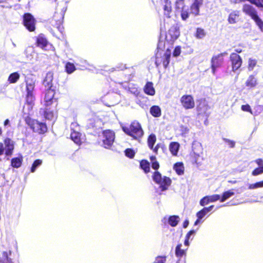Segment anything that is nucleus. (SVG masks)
I'll return each instance as SVG.
<instances>
[{
	"instance_id": "nucleus-33",
	"label": "nucleus",
	"mask_w": 263,
	"mask_h": 263,
	"mask_svg": "<svg viewBox=\"0 0 263 263\" xmlns=\"http://www.w3.org/2000/svg\"><path fill=\"white\" fill-rule=\"evenodd\" d=\"M174 169L177 174L180 175L183 174L184 167L182 163H176L174 166Z\"/></svg>"
},
{
	"instance_id": "nucleus-19",
	"label": "nucleus",
	"mask_w": 263,
	"mask_h": 263,
	"mask_svg": "<svg viewBox=\"0 0 263 263\" xmlns=\"http://www.w3.org/2000/svg\"><path fill=\"white\" fill-rule=\"evenodd\" d=\"M255 162L259 167L255 168L252 172V174L253 176H257L263 173V160L261 159H258L255 161Z\"/></svg>"
},
{
	"instance_id": "nucleus-18",
	"label": "nucleus",
	"mask_w": 263,
	"mask_h": 263,
	"mask_svg": "<svg viewBox=\"0 0 263 263\" xmlns=\"http://www.w3.org/2000/svg\"><path fill=\"white\" fill-rule=\"evenodd\" d=\"M4 143L6 147V155L7 156L11 155L14 148L13 141L9 138H6L4 140Z\"/></svg>"
},
{
	"instance_id": "nucleus-38",
	"label": "nucleus",
	"mask_w": 263,
	"mask_h": 263,
	"mask_svg": "<svg viewBox=\"0 0 263 263\" xmlns=\"http://www.w3.org/2000/svg\"><path fill=\"white\" fill-rule=\"evenodd\" d=\"M65 69L66 72L70 74L72 73L76 70V67L73 64L68 62L66 64Z\"/></svg>"
},
{
	"instance_id": "nucleus-55",
	"label": "nucleus",
	"mask_w": 263,
	"mask_h": 263,
	"mask_svg": "<svg viewBox=\"0 0 263 263\" xmlns=\"http://www.w3.org/2000/svg\"><path fill=\"white\" fill-rule=\"evenodd\" d=\"M4 151V147L3 144L2 143H0V155H2Z\"/></svg>"
},
{
	"instance_id": "nucleus-50",
	"label": "nucleus",
	"mask_w": 263,
	"mask_h": 263,
	"mask_svg": "<svg viewBox=\"0 0 263 263\" xmlns=\"http://www.w3.org/2000/svg\"><path fill=\"white\" fill-rule=\"evenodd\" d=\"M224 141L227 143L230 147H234L235 144V142L232 140L228 139H223Z\"/></svg>"
},
{
	"instance_id": "nucleus-1",
	"label": "nucleus",
	"mask_w": 263,
	"mask_h": 263,
	"mask_svg": "<svg viewBox=\"0 0 263 263\" xmlns=\"http://www.w3.org/2000/svg\"><path fill=\"white\" fill-rule=\"evenodd\" d=\"M123 131L135 139H139L143 135V131L140 123L137 121L133 122L129 127H123Z\"/></svg>"
},
{
	"instance_id": "nucleus-31",
	"label": "nucleus",
	"mask_w": 263,
	"mask_h": 263,
	"mask_svg": "<svg viewBox=\"0 0 263 263\" xmlns=\"http://www.w3.org/2000/svg\"><path fill=\"white\" fill-rule=\"evenodd\" d=\"M179 220L178 216L174 215L168 218V222L172 227H175L178 224Z\"/></svg>"
},
{
	"instance_id": "nucleus-25",
	"label": "nucleus",
	"mask_w": 263,
	"mask_h": 263,
	"mask_svg": "<svg viewBox=\"0 0 263 263\" xmlns=\"http://www.w3.org/2000/svg\"><path fill=\"white\" fill-rule=\"evenodd\" d=\"M43 111L46 119L49 120H52L54 119L55 114L53 112V110H51L50 107H46Z\"/></svg>"
},
{
	"instance_id": "nucleus-26",
	"label": "nucleus",
	"mask_w": 263,
	"mask_h": 263,
	"mask_svg": "<svg viewBox=\"0 0 263 263\" xmlns=\"http://www.w3.org/2000/svg\"><path fill=\"white\" fill-rule=\"evenodd\" d=\"M257 84V79L253 76H250L246 82V85L250 88L255 87Z\"/></svg>"
},
{
	"instance_id": "nucleus-12",
	"label": "nucleus",
	"mask_w": 263,
	"mask_h": 263,
	"mask_svg": "<svg viewBox=\"0 0 263 263\" xmlns=\"http://www.w3.org/2000/svg\"><path fill=\"white\" fill-rule=\"evenodd\" d=\"M224 53H220L216 56L213 57L212 59V69L213 73H215L217 68L219 67L222 63Z\"/></svg>"
},
{
	"instance_id": "nucleus-53",
	"label": "nucleus",
	"mask_w": 263,
	"mask_h": 263,
	"mask_svg": "<svg viewBox=\"0 0 263 263\" xmlns=\"http://www.w3.org/2000/svg\"><path fill=\"white\" fill-rule=\"evenodd\" d=\"M196 233V231L195 230H191L189 231L187 234H186L185 238H187L190 239L191 236L194 234H195Z\"/></svg>"
},
{
	"instance_id": "nucleus-63",
	"label": "nucleus",
	"mask_w": 263,
	"mask_h": 263,
	"mask_svg": "<svg viewBox=\"0 0 263 263\" xmlns=\"http://www.w3.org/2000/svg\"><path fill=\"white\" fill-rule=\"evenodd\" d=\"M157 150H158V145L155 147V148L154 149V151L156 153L157 152Z\"/></svg>"
},
{
	"instance_id": "nucleus-21",
	"label": "nucleus",
	"mask_w": 263,
	"mask_h": 263,
	"mask_svg": "<svg viewBox=\"0 0 263 263\" xmlns=\"http://www.w3.org/2000/svg\"><path fill=\"white\" fill-rule=\"evenodd\" d=\"M27 92H33L35 86V80L32 78H27L26 79Z\"/></svg>"
},
{
	"instance_id": "nucleus-32",
	"label": "nucleus",
	"mask_w": 263,
	"mask_h": 263,
	"mask_svg": "<svg viewBox=\"0 0 263 263\" xmlns=\"http://www.w3.org/2000/svg\"><path fill=\"white\" fill-rule=\"evenodd\" d=\"M182 244H179L177 246L175 250V254L177 257H182L185 254V249H182Z\"/></svg>"
},
{
	"instance_id": "nucleus-42",
	"label": "nucleus",
	"mask_w": 263,
	"mask_h": 263,
	"mask_svg": "<svg viewBox=\"0 0 263 263\" xmlns=\"http://www.w3.org/2000/svg\"><path fill=\"white\" fill-rule=\"evenodd\" d=\"M205 35L204 30L201 28H198L197 29L196 37L198 39H202Z\"/></svg>"
},
{
	"instance_id": "nucleus-34",
	"label": "nucleus",
	"mask_w": 263,
	"mask_h": 263,
	"mask_svg": "<svg viewBox=\"0 0 263 263\" xmlns=\"http://www.w3.org/2000/svg\"><path fill=\"white\" fill-rule=\"evenodd\" d=\"M20 77V74L17 72L12 73L9 76L8 81L11 83H15L19 79Z\"/></svg>"
},
{
	"instance_id": "nucleus-43",
	"label": "nucleus",
	"mask_w": 263,
	"mask_h": 263,
	"mask_svg": "<svg viewBox=\"0 0 263 263\" xmlns=\"http://www.w3.org/2000/svg\"><path fill=\"white\" fill-rule=\"evenodd\" d=\"M27 96H26V102L28 104L30 105H32L33 103L34 97L33 95V92H27Z\"/></svg>"
},
{
	"instance_id": "nucleus-54",
	"label": "nucleus",
	"mask_w": 263,
	"mask_h": 263,
	"mask_svg": "<svg viewBox=\"0 0 263 263\" xmlns=\"http://www.w3.org/2000/svg\"><path fill=\"white\" fill-rule=\"evenodd\" d=\"M0 263H12L11 260L7 257H5L4 260L0 259Z\"/></svg>"
},
{
	"instance_id": "nucleus-41",
	"label": "nucleus",
	"mask_w": 263,
	"mask_h": 263,
	"mask_svg": "<svg viewBox=\"0 0 263 263\" xmlns=\"http://www.w3.org/2000/svg\"><path fill=\"white\" fill-rule=\"evenodd\" d=\"M209 107L205 102H203L200 104L198 106V110L201 113H205L206 111L209 109Z\"/></svg>"
},
{
	"instance_id": "nucleus-15",
	"label": "nucleus",
	"mask_w": 263,
	"mask_h": 263,
	"mask_svg": "<svg viewBox=\"0 0 263 263\" xmlns=\"http://www.w3.org/2000/svg\"><path fill=\"white\" fill-rule=\"evenodd\" d=\"M53 73L52 72H48L43 80V84L46 89H52Z\"/></svg>"
},
{
	"instance_id": "nucleus-62",
	"label": "nucleus",
	"mask_w": 263,
	"mask_h": 263,
	"mask_svg": "<svg viewBox=\"0 0 263 263\" xmlns=\"http://www.w3.org/2000/svg\"><path fill=\"white\" fill-rule=\"evenodd\" d=\"M28 51L32 52L33 51V49L31 47H29L28 49H27V50H26V51Z\"/></svg>"
},
{
	"instance_id": "nucleus-8",
	"label": "nucleus",
	"mask_w": 263,
	"mask_h": 263,
	"mask_svg": "<svg viewBox=\"0 0 263 263\" xmlns=\"http://www.w3.org/2000/svg\"><path fill=\"white\" fill-rule=\"evenodd\" d=\"M115 134L110 130H104L103 133V142L105 148L110 147L115 140Z\"/></svg>"
},
{
	"instance_id": "nucleus-45",
	"label": "nucleus",
	"mask_w": 263,
	"mask_h": 263,
	"mask_svg": "<svg viewBox=\"0 0 263 263\" xmlns=\"http://www.w3.org/2000/svg\"><path fill=\"white\" fill-rule=\"evenodd\" d=\"M42 160H39V159H38V160H36L33 162V164H32V166L31 168V172H32V173H33V172H35V170H36V168L38 166H39L40 165H41V164H42Z\"/></svg>"
},
{
	"instance_id": "nucleus-52",
	"label": "nucleus",
	"mask_w": 263,
	"mask_h": 263,
	"mask_svg": "<svg viewBox=\"0 0 263 263\" xmlns=\"http://www.w3.org/2000/svg\"><path fill=\"white\" fill-rule=\"evenodd\" d=\"M184 0H177L176 2V7L178 9L182 7L183 6V2Z\"/></svg>"
},
{
	"instance_id": "nucleus-39",
	"label": "nucleus",
	"mask_w": 263,
	"mask_h": 263,
	"mask_svg": "<svg viewBox=\"0 0 263 263\" xmlns=\"http://www.w3.org/2000/svg\"><path fill=\"white\" fill-rule=\"evenodd\" d=\"M140 166L142 170L144 171L145 173H147L149 171V164L145 160H142L140 162Z\"/></svg>"
},
{
	"instance_id": "nucleus-13",
	"label": "nucleus",
	"mask_w": 263,
	"mask_h": 263,
	"mask_svg": "<svg viewBox=\"0 0 263 263\" xmlns=\"http://www.w3.org/2000/svg\"><path fill=\"white\" fill-rule=\"evenodd\" d=\"M220 195L214 194L210 196H206L202 198L200 201V204L201 206H204L211 202H214L220 200Z\"/></svg>"
},
{
	"instance_id": "nucleus-35",
	"label": "nucleus",
	"mask_w": 263,
	"mask_h": 263,
	"mask_svg": "<svg viewBox=\"0 0 263 263\" xmlns=\"http://www.w3.org/2000/svg\"><path fill=\"white\" fill-rule=\"evenodd\" d=\"M22 163V158H15L11 160V165L13 167L18 168L21 166Z\"/></svg>"
},
{
	"instance_id": "nucleus-22",
	"label": "nucleus",
	"mask_w": 263,
	"mask_h": 263,
	"mask_svg": "<svg viewBox=\"0 0 263 263\" xmlns=\"http://www.w3.org/2000/svg\"><path fill=\"white\" fill-rule=\"evenodd\" d=\"M164 14L168 17H170V13L172 12L171 3L170 0H164Z\"/></svg>"
},
{
	"instance_id": "nucleus-11",
	"label": "nucleus",
	"mask_w": 263,
	"mask_h": 263,
	"mask_svg": "<svg viewBox=\"0 0 263 263\" xmlns=\"http://www.w3.org/2000/svg\"><path fill=\"white\" fill-rule=\"evenodd\" d=\"M230 60L232 63V70L235 72L242 65L241 58L236 53H232L230 55Z\"/></svg>"
},
{
	"instance_id": "nucleus-2",
	"label": "nucleus",
	"mask_w": 263,
	"mask_h": 263,
	"mask_svg": "<svg viewBox=\"0 0 263 263\" xmlns=\"http://www.w3.org/2000/svg\"><path fill=\"white\" fill-rule=\"evenodd\" d=\"M243 11L249 15L255 22L256 25L261 31H263V21L258 16L256 12L252 6L245 4L243 7Z\"/></svg>"
},
{
	"instance_id": "nucleus-20",
	"label": "nucleus",
	"mask_w": 263,
	"mask_h": 263,
	"mask_svg": "<svg viewBox=\"0 0 263 263\" xmlns=\"http://www.w3.org/2000/svg\"><path fill=\"white\" fill-rule=\"evenodd\" d=\"M81 136L82 135L80 133L75 130L72 132L70 135L71 140L78 145L81 144L82 143V138Z\"/></svg>"
},
{
	"instance_id": "nucleus-24",
	"label": "nucleus",
	"mask_w": 263,
	"mask_h": 263,
	"mask_svg": "<svg viewBox=\"0 0 263 263\" xmlns=\"http://www.w3.org/2000/svg\"><path fill=\"white\" fill-rule=\"evenodd\" d=\"M37 46L44 49L48 45V42L46 39L43 34H40L37 38L36 40Z\"/></svg>"
},
{
	"instance_id": "nucleus-29",
	"label": "nucleus",
	"mask_w": 263,
	"mask_h": 263,
	"mask_svg": "<svg viewBox=\"0 0 263 263\" xmlns=\"http://www.w3.org/2000/svg\"><path fill=\"white\" fill-rule=\"evenodd\" d=\"M151 115L155 117H159L161 115V110L158 106H153L150 109Z\"/></svg>"
},
{
	"instance_id": "nucleus-59",
	"label": "nucleus",
	"mask_w": 263,
	"mask_h": 263,
	"mask_svg": "<svg viewBox=\"0 0 263 263\" xmlns=\"http://www.w3.org/2000/svg\"><path fill=\"white\" fill-rule=\"evenodd\" d=\"M188 224H189V221L187 220H186L185 221H184V222L183 223L184 228H186L187 226H188Z\"/></svg>"
},
{
	"instance_id": "nucleus-17",
	"label": "nucleus",
	"mask_w": 263,
	"mask_h": 263,
	"mask_svg": "<svg viewBox=\"0 0 263 263\" xmlns=\"http://www.w3.org/2000/svg\"><path fill=\"white\" fill-rule=\"evenodd\" d=\"M213 207L214 205H211L207 208H204L203 209L197 212L196 214V216L197 217L198 219L195 222L194 224L197 225L200 222V220L202 219V218H203L204 216L208 212L211 211L213 209Z\"/></svg>"
},
{
	"instance_id": "nucleus-40",
	"label": "nucleus",
	"mask_w": 263,
	"mask_h": 263,
	"mask_svg": "<svg viewBox=\"0 0 263 263\" xmlns=\"http://www.w3.org/2000/svg\"><path fill=\"white\" fill-rule=\"evenodd\" d=\"M257 60L252 58H250L248 61V70L252 71L256 65Z\"/></svg>"
},
{
	"instance_id": "nucleus-58",
	"label": "nucleus",
	"mask_w": 263,
	"mask_h": 263,
	"mask_svg": "<svg viewBox=\"0 0 263 263\" xmlns=\"http://www.w3.org/2000/svg\"><path fill=\"white\" fill-rule=\"evenodd\" d=\"M190 245L189 242V239L185 238V241H184V245L187 247Z\"/></svg>"
},
{
	"instance_id": "nucleus-37",
	"label": "nucleus",
	"mask_w": 263,
	"mask_h": 263,
	"mask_svg": "<svg viewBox=\"0 0 263 263\" xmlns=\"http://www.w3.org/2000/svg\"><path fill=\"white\" fill-rule=\"evenodd\" d=\"M156 137L155 135L152 134L149 136V137L148 138L147 142H148V146L151 149L153 148V146L156 142Z\"/></svg>"
},
{
	"instance_id": "nucleus-30",
	"label": "nucleus",
	"mask_w": 263,
	"mask_h": 263,
	"mask_svg": "<svg viewBox=\"0 0 263 263\" xmlns=\"http://www.w3.org/2000/svg\"><path fill=\"white\" fill-rule=\"evenodd\" d=\"M234 195V192H233V190H230L228 191H226L223 193L222 197H220V201L224 202L226 200L231 198Z\"/></svg>"
},
{
	"instance_id": "nucleus-49",
	"label": "nucleus",
	"mask_w": 263,
	"mask_h": 263,
	"mask_svg": "<svg viewBox=\"0 0 263 263\" xmlns=\"http://www.w3.org/2000/svg\"><path fill=\"white\" fill-rule=\"evenodd\" d=\"M166 261L165 257L158 256L155 259V263H164Z\"/></svg>"
},
{
	"instance_id": "nucleus-14",
	"label": "nucleus",
	"mask_w": 263,
	"mask_h": 263,
	"mask_svg": "<svg viewBox=\"0 0 263 263\" xmlns=\"http://www.w3.org/2000/svg\"><path fill=\"white\" fill-rule=\"evenodd\" d=\"M54 91L53 89H46L44 98L45 105L49 107L53 102Z\"/></svg>"
},
{
	"instance_id": "nucleus-61",
	"label": "nucleus",
	"mask_w": 263,
	"mask_h": 263,
	"mask_svg": "<svg viewBox=\"0 0 263 263\" xmlns=\"http://www.w3.org/2000/svg\"><path fill=\"white\" fill-rule=\"evenodd\" d=\"M162 46V42H159L158 45V48H161Z\"/></svg>"
},
{
	"instance_id": "nucleus-51",
	"label": "nucleus",
	"mask_w": 263,
	"mask_h": 263,
	"mask_svg": "<svg viewBox=\"0 0 263 263\" xmlns=\"http://www.w3.org/2000/svg\"><path fill=\"white\" fill-rule=\"evenodd\" d=\"M189 13L186 10H182L181 12V17L182 20H185L189 17Z\"/></svg>"
},
{
	"instance_id": "nucleus-6",
	"label": "nucleus",
	"mask_w": 263,
	"mask_h": 263,
	"mask_svg": "<svg viewBox=\"0 0 263 263\" xmlns=\"http://www.w3.org/2000/svg\"><path fill=\"white\" fill-rule=\"evenodd\" d=\"M154 181L160 185L162 191L166 190L171 183V179L167 177H162L158 172H155L153 175Z\"/></svg>"
},
{
	"instance_id": "nucleus-64",
	"label": "nucleus",
	"mask_w": 263,
	"mask_h": 263,
	"mask_svg": "<svg viewBox=\"0 0 263 263\" xmlns=\"http://www.w3.org/2000/svg\"><path fill=\"white\" fill-rule=\"evenodd\" d=\"M235 51H236V52H237L238 53H240L241 52V50L238 49H236Z\"/></svg>"
},
{
	"instance_id": "nucleus-36",
	"label": "nucleus",
	"mask_w": 263,
	"mask_h": 263,
	"mask_svg": "<svg viewBox=\"0 0 263 263\" xmlns=\"http://www.w3.org/2000/svg\"><path fill=\"white\" fill-rule=\"evenodd\" d=\"M261 187H263V181L249 184L248 185V189L250 190H254Z\"/></svg>"
},
{
	"instance_id": "nucleus-7",
	"label": "nucleus",
	"mask_w": 263,
	"mask_h": 263,
	"mask_svg": "<svg viewBox=\"0 0 263 263\" xmlns=\"http://www.w3.org/2000/svg\"><path fill=\"white\" fill-rule=\"evenodd\" d=\"M27 123L34 132L43 134L47 131L46 124L37 120L29 119L27 120Z\"/></svg>"
},
{
	"instance_id": "nucleus-10",
	"label": "nucleus",
	"mask_w": 263,
	"mask_h": 263,
	"mask_svg": "<svg viewBox=\"0 0 263 263\" xmlns=\"http://www.w3.org/2000/svg\"><path fill=\"white\" fill-rule=\"evenodd\" d=\"M23 23L24 26L30 31H33L35 28V21L33 16L30 13L25 14Z\"/></svg>"
},
{
	"instance_id": "nucleus-3",
	"label": "nucleus",
	"mask_w": 263,
	"mask_h": 263,
	"mask_svg": "<svg viewBox=\"0 0 263 263\" xmlns=\"http://www.w3.org/2000/svg\"><path fill=\"white\" fill-rule=\"evenodd\" d=\"M192 156L194 158L195 162L197 164L200 163V160H204L203 157V148L201 143L197 141H194L192 144Z\"/></svg>"
},
{
	"instance_id": "nucleus-60",
	"label": "nucleus",
	"mask_w": 263,
	"mask_h": 263,
	"mask_svg": "<svg viewBox=\"0 0 263 263\" xmlns=\"http://www.w3.org/2000/svg\"><path fill=\"white\" fill-rule=\"evenodd\" d=\"M78 126L77 123H73L71 125V128L72 129V128L74 127V126Z\"/></svg>"
},
{
	"instance_id": "nucleus-56",
	"label": "nucleus",
	"mask_w": 263,
	"mask_h": 263,
	"mask_svg": "<svg viewBox=\"0 0 263 263\" xmlns=\"http://www.w3.org/2000/svg\"><path fill=\"white\" fill-rule=\"evenodd\" d=\"M61 24V21H59L58 22L57 24V27L61 32H62V28H61V27H60V25Z\"/></svg>"
},
{
	"instance_id": "nucleus-5",
	"label": "nucleus",
	"mask_w": 263,
	"mask_h": 263,
	"mask_svg": "<svg viewBox=\"0 0 263 263\" xmlns=\"http://www.w3.org/2000/svg\"><path fill=\"white\" fill-rule=\"evenodd\" d=\"M171 53V50L169 49L168 47H167L166 50L163 54V56H161L162 53L161 52L158 51L156 53L155 62L157 66L162 64L164 67H166L170 63Z\"/></svg>"
},
{
	"instance_id": "nucleus-28",
	"label": "nucleus",
	"mask_w": 263,
	"mask_h": 263,
	"mask_svg": "<svg viewBox=\"0 0 263 263\" xmlns=\"http://www.w3.org/2000/svg\"><path fill=\"white\" fill-rule=\"evenodd\" d=\"M239 19V13L238 11L231 12L228 17V22L230 24L236 23Z\"/></svg>"
},
{
	"instance_id": "nucleus-48",
	"label": "nucleus",
	"mask_w": 263,
	"mask_h": 263,
	"mask_svg": "<svg viewBox=\"0 0 263 263\" xmlns=\"http://www.w3.org/2000/svg\"><path fill=\"white\" fill-rule=\"evenodd\" d=\"M181 53V47L180 46H177L175 48L173 52V56L174 57H178L180 55Z\"/></svg>"
},
{
	"instance_id": "nucleus-46",
	"label": "nucleus",
	"mask_w": 263,
	"mask_h": 263,
	"mask_svg": "<svg viewBox=\"0 0 263 263\" xmlns=\"http://www.w3.org/2000/svg\"><path fill=\"white\" fill-rule=\"evenodd\" d=\"M125 155L130 158H133L135 154V152L132 149L127 148L125 151Z\"/></svg>"
},
{
	"instance_id": "nucleus-16",
	"label": "nucleus",
	"mask_w": 263,
	"mask_h": 263,
	"mask_svg": "<svg viewBox=\"0 0 263 263\" xmlns=\"http://www.w3.org/2000/svg\"><path fill=\"white\" fill-rule=\"evenodd\" d=\"M203 0H195L191 6V12L195 16L199 14V9L203 5Z\"/></svg>"
},
{
	"instance_id": "nucleus-47",
	"label": "nucleus",
	"mask_w": 263,
	"mask_h": 263,
	"mask_svg": "<svg viewBox=\"0 0 263 263\" xmlns=\"http://www.w3.org/2000/svg\"><path fill=\"white\" fill-rule=\"evenodd\" d=\"M241 108L244 111H248V112H249L252 114L251 107L248 104L242 105Z\"/></svg>"
},
{
	"instance_id": "nucleus-23",
	"label": "nucleus",
	"mask_w": 263,
	"mask_h": 263,
	"mask_svg": "<svg viewBox=\"0 0 263 263\" xmlns=\"http://www.w3.org/2000/svg\"><path fill=\"white\" fill-rule=\"evenodd\" d=\"M145 93L150 96H154L155 94V90L152 82H147L144 88Z\"/></svg>"
},
{
	"instance_id": "nucleus-57",
	"label": "nucleus",
	"mask_w": 263,
	"mask_h": 263,
	"mask_svg": "<svg viewBox=\"0 0 263 263\" xmlns=\"http://www.w3.org/2000/svg\"><path fill=\"white\" fill-rule=\"evenodd\" d=\"M4 125L5 127H6L7 126H10V121L9 119H6L4 123Z\"/></svg>"
},
{
	"instance_id": "nucleus-27",
	"label": "nucleus",
	"mask_w": 263,
	"mask_h": 263,
	"mask_svg": "<svg viewBox=\"0 0 263 263\" xmlns=\"http://www.w3.org/2000/svg\"><path fill=\"white\" fill-rule=\"evenodd\" d=\"M180 147V145L178 142H172L170 144L169 149L174 156H176Z\"/></svg>"
},
{
	"instance_id": "nucleus-44",
	"label": "nucleus",
	"mask_w": 263,
	"mask_h": 263,
	"mask_svg": "<svg viewBox=\"0 0 263 263\" xmlns=\"http://www.w3.org/2000/svg\"><path fill=\"white\" fill-rule=\"evenodd\" d=\"M151 161L152 163V166L154 170H157L159 167V164L156 161V157L155 156H151L150 158Z\"/></svg>"
},
{
	"instance_id": "nucleus-9",
	"label": "nucleus",
	"mask_w": 263,
	"mask_h": 263,
	"mask_svg": "<svg viewBox=\"0 0 263 263\" xmlns=\"http://www.w3.org/2000/svg\"><path fill=\"white\" fill-rule=\"evenodd\" d=\"M181 105L185 109H192L195 107V101L193 97L190 95H185L180 98Z\"/></svg>"
},
{
	"instance_id": "nucleus-4",
	"label": "nucleus",
	"mask_w": 263,
	"mask_h": 263,
	"mask_svg": "<svg viewBox=\"0 0 263 263\" xmlns=\"http://www.w3.org/2000/svg\"><path fill=\"white\" fill-rule=\"evenodd\" d=\"M179 35L180 31L178 26L176 25L172 26L166 34L164 47H166V44L173 45Z\"/></svg>"
}]
</instances>
